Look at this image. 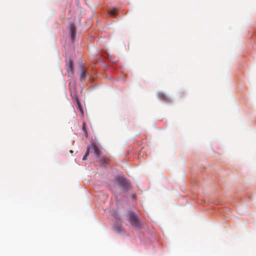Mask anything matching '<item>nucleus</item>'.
Wrapping results in <instances>:
<instances>
[{"mask_svg": "<svg viewBox=\"0 0 256 256\" xmlns=\"http://www.w3.org/2000/svg\"><path fill=\"white\" fill-rule=\"evenodd\" d=\"M130 188V184L125 178L117 176L114 179V190L126 192L129 190Z\"/></svg>", "mask_w": 256, "mask_h": 256, "instance_id": "1", "label": "nucleus"}, {"mask_svg": "<svg viewBox=\"0 0 256 256\" xmlns=\"http://www.w3.org/2000/svg\"><path fill=\"white\" fill-rule=\"evenodd\" d=\"M126 218L130 222L131 226L137 230L142 228L138 216L133 212L130 211L126 214Z\"/></svg>", "mask_w": 256, "mask_h": 256, "instance_id": "2", "label": "nucleus"}, {"mask_svg": "<svg viewBox=\"0 0 256 256\" xmlns=\"http://www.w3.org/2000/svg\"><path fill=\"white\" fill-rule=\"evenodd\" d=\"M92 148L94 151V154L98 158H100V160L102 163H108V160L104 157L100 158V150L96 145L94 144H92Z\"/></svg>", "mask_w": 256, "mask_h": 256, "instance_id": "3", "label": "nucleus"}, {"mask_svg": "<svg viewBox=\"0 0 256 256\" xmlns=\"http://www.w3.org/2000/svg\"><path fill=\"white\" fill-rule=\"evenodd\" d=\"M70 90L72 98L74 100H78V95L76 90V84L75 83H70Z\"/></svg>", "mask_w": 256, "mask_h": 256, "instance_id": "4", "label": "nucleus"}, {"mask_svg": "<svg viewBox=\"0 0 256 256\" xmlns=\"http://www.w3.org/2000/svg\"><path fill=\"white\" fill-rule=\"evenodd\" d=\"M76 28L74 24H71L70 28V34L72 42H74L76 38Z\"/></svg>", "mask_w": 256, "mask_h": 256, "instance_id": "5", "label": "nucleus"}, {"mask_svg": "<svg viewBox=\"0 0 256 256\" xmlns=\"http://www.w3.org/2000/svg\"><path fill=\"white\" fill-rule=\"evenodd\" d=\"M86 76V69L84 66H82L81 67V69H80V80L82 81L83 80H84Z\"/></svg>", "mask_w": 256, "mask_h": 256, "instance_id": "6", "label": "nucleus"}, {"mask_svg": "<svg viewBox=\"0 0 256 256\" xmlns=\"http://www.w3.org/2000/svg\"><path fill=\"white\" fill-rule=\"evenodd\" d=\"M158 95L159 98L162 100L167 101L168 100V96L162 92H158Z\"/></svg>", "mask_w": 256, "mask_h": 256, "instance_id": "7", "label": "nucleus"}, {"mask_svg": "<svg viewBox=\"0 0 256 256\" xmlns=\"http://www.w3.org/2000/svg\"><path fill=\"white\" fill-rule=\"evenodd\" d=\"M72 61H70L68 65V72H72L73 68H72Z\"/></svg>", "mask_w": 256, "mask_h": 256, "instance_id": "8", "label": "nucleus"}, {"mask_svg": "<svg viewBox=\"0 0 256 256\" xmlns=\"http://www.w3.org/2000/svg\"><path fill=\"white\" fill-rule=\"evenodd\" d=\"M76 103V105H77V108L80 110V111H82V106H81V104H80V100H74Z\"/></svg>", "mask_w": 256, "mask_h": 256, "instance_id": "9", "label": "nucleus"}, {"mask_svg": "<svg viewBox=\"0 0 256 256\" xmlns=\"http://www.w3.org/2000/svg\"><path fill=\"white\" fill-rule=\"evenodd\" d=\"M116 10L115 8H113L110 12V14L112 16H116Z\"/></svg>", "mask_w": 256, "mask_h": 256, "instance_id": "10", "label": "nucleus"}, {"mask_svg": "<svg viewBox=\"0 0 256 256\" xmlns=\"http://www.w3.org/2000/svg\"><path fill=\"white\" fill-rule=\"evenodd\" d=\"M88 154H89V148L88 147L87 148V150L82 158V160H86V159L87 156H88Z\"/></svg>", "mask_w": 256, "mask_h": 256, "instance_id": "11", "label": "nucleus"}, {"mask_svg": "<svg viewBox=\"0 0 256 256\" xmlns=\"http://www.w3.org/2000/svg\"><path fill=\"white\" fill-rule=\"evenodd\" d=\"M70 153H72H72H73V150H70Z\"/></svg>", "mask_w": 256, "mask_h": 256, "instance_id": "12", "label": "nucleus"}, {"mask_svg": "<svg viewBox=\"0 0 256 256\" xmlns=\"http://www.w3.org/2000/svg\"><path fill=\"white\" fill-rule=\"evenodd\" d=\"M83 129H84V124L83 125Z\"/></svg>", "mask_w": 256, "mask_h": 256, "instance_id": "13", "label": "nucleus"}]
</instances>
